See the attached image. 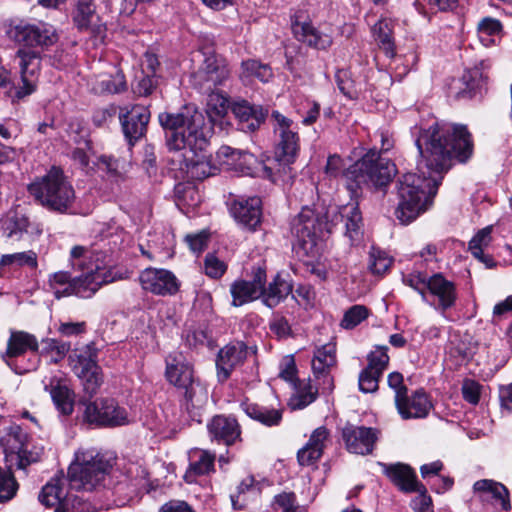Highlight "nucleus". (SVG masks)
<instances>
[{"label":"nucleus","mask_w":512,"mask_h":512,"mask_svg":"<svg viewBox=\"0 0 512 512\" xmlns=\"http://www.w3.org/2000/svg\"><path fill=\"white\" fill-rule=\"evenodd\" d=\"M415 144L421 175L406 173L397 184L399 203L395 215L402 224L411 223L432 204L453 159L463 163L473 153L471 134L462 124L435 122L419 130Z\"/></svg>","instance_id":"f257e3e1"},{"label":"nucleus","mask_w":512,"mask_h":512,"mask_svg":"<svg viewBox=\"0 0 512 512\" xmlns=\"http://www.w3.org/2000/svg\"><path fill=\"white\" fill-rule=\"evenodd\" d=\"M338 218L345 223V235L351 244L358 242L362 236L363 218L357 202L342 206L339 211L336 207L324 212V208L315 210L303 207L300 213L292 220L291 232L302 244L314 243L317 234L324 230L331 232Z\"/></svg>","instance_id":"f03ea898"},{"label":"nucleus","mask_w":512,"mask_h":512,"mask_svg":"<svg viewBox=\"0 0 512 512\" xmlns=\"http://www.w3.org/2000/svg\"><path fill=\"white\" fill-rule=\"evenodd\" d=\"M159 122L165 130L166 145L170 151H204L208 139L204 131L205 118L192 105H185L178 112L159 114Z\"/></svg>","instance_id":"7ed1b4c3"},{"label":"nucleus","mask_w":512,"mask_h":512,"mask_svg":"<svg viewBox=\"0 0 512 512\" xmlns=\"http://www.w3.org/2000/svg\"><path fill=\"white\" fill-rule=\"evenodd\" d=\"M396 174V165L377 150L371 149L350 165L343 173V177L352 197H357L363 188L387 186Z\"/></svg>","instance_id":"20e7f679"},{"label":"nucleus","mask_w":512,"mask_h":512,"mask_svg":"<svg viewBox=\"0 0 512 512\" xmlns=\"http://www.w3.org/2000/svg\"><path fill=\"white\" fill-rule=\"evenodd\" d=\"M29 193L43 207L67 213L75 201V191L62 169L53 166L46 175L28 186Z\"/></svg>","instance_id":"39448f33"},{"label":"nucleus","mask_w":512,"mask_h":512,"mask_svg":"<svg viewBox=\"0 0 512 512\" xmlns=\"http://www.w3.org/2000/svg\"><path fill=\"white\" fill-rule=\"evenodd\" d=\"M271 118L275 122L274 131L278 134L279 141L273 160L275 166H265L264 172L270 180L276 181V175L282 177L290 174V165L295 162L299 151V136L292 129L293 121L291 119L278 111H273Z\"/></svg>","instance_id":"423d86ee"},{"label":"nucleus","mask_w":512,"mask_h":512,"mask_svg":"<svg viewBox=\"0 0 512 512\" xmlns=\"http://www.w3.org/2000/svg\"><path fill=\"white\" fill-rule=\"evenodd\" d=\"M75 457L68 469L69 480L75 488L85 490H92L104 480L114 460L95 449L80 450Z\"/></svg>","instance_id":"0eeeda50"},{"label":"nucleus","mask_w":512,"mask_h":512,"mask_svg":"<svg viewBox=\"0 0 512 512\" xmlns=\"http://www.w3.org/2000/svg\"><path fill=\"white\" fill-rule=\"evenodd\" d=\"M8 38L19 46L18 50H42L55 45L59 36L56 29L45 22L19 20L11 22L7 30Z\"/></svg>","instance_id":"6e6552de"},{"label":"nucleus","mask_w":512,"mask_h":512,"mask_svg":"<svg viewBox=\"0 0 512 512\" xmlns=\"http://www.w3.org/2000/svg\"><path fill=\"white\" fill-rule=\"evenodd\" d=\"M202 60L198 68L191 73L190 83L200 92H211L225 85L230 78V69L226 59L214 52L200 53Z\"/></svg>","instance_id":"1a4fd4ad"},{"label":"nucleus","mask_w":512,"mask_h":512,"mask_svg":"<svg viewBox=\"0 0 512 512\" xmlns=\"http://www.w3.org/2000/svg\"><path fill=\"white\" fill-rule=\"evenodd\" d=\"M39 344L36 337L25 331H12L7 341V348L1 354L2 360L16 374H25L37 369L40 358L37 355L29 358L26 363L18 360L26 351L38 352Z\"/></svg>","instance_id":"9d476101"},{"label":"nucleus","mask_w":512,"mask_h":512,"mask_svg":"<svg viewBox=\"0 0 512 512\" xmlns=\"http://www.w3.org/2000/svg\"><path fill=\"white\" fill-rule=\"evenodd\" d=\"M16 57L20 60V81L12 84L10 97L12 102L20 101L33 94L37 89L38 72L41 67V53L38 50H17Z\"/></svg>","instance_id":"9b49d317"},{"label":"nucleus","mask_w":512,"mask_h":512,"mask_svg":"<svg viewBox=\"0 0 512 512\" xmlns=\"http://www.w3.org/2000/svg\"><path fill=\"white\" fill-rule=\"evenodd\" d=\"M79 403L85 406L84 419L90 424L115 427L129 423L126 409L120 407L114 399L103 398L90 402L82 398Z\"/></svg>","instance_id":"f8f14e48"},{"label":"nucleus","mask_w":512,"mask_h":512,"mask_svg":"<svg viewBox=\"0 0 512 512\" xmlns=\"http://www.w3.org/2000/svg\"><path fill=\"white\" fill-rule=\"evenodd\" d=\"M119 118L125 138L133 145L146 134L150 112L143 105L127 106L121 108Z\"/></svg>","instance_id":"ddd939ff"},{"label":"nucleus","mask_w":512,"mask_h":512,"mask_svg":"<svg viewBox=\"0 0 512 512\" xmlns=\"http://www.w3.org/2000/svg\"><path fill=\"white\" fill-rule=\"evenodd\" d=\"M80 276L74 277L73 295L81 298L92 297L103 284L115 280L110 271H107L99 263H90V268Z\"/></svg>","instance_id":"4468645a"},{"label":"nucleus","mask_w":512,"mask_h":512,"mask_svg":"<svg viewBox=\"0 0 512 512\" xmlns=\"http://www.w3.org/2000/svg\"><path fill=\"white\" fill-rule=\"evenodd\" d=\"M139 281L145 291L155 295H174L179 290L176 276L166 269L147 268L141 272Z\"/></svg>","instance_id":"2eb2a0df"},{"label":"nucleus","mask_w":512,"mask_h":512,"mask_svg":"<svg viewBox=\"0 0 512 512\" xmlns=\"http://www.w3.org/2000/svg\"><path fill=\"white\" fill-rule=\"evenodd\" d=\"M346 449L353 454H370L377 440V430L371 427L346 424L342 429Z\"/></svg>","instance_id":"dca6fc26"},{"label":"nucleus","mask_w":512,"mask_h":512,"mask_svg":"<svg viewBox=\"0 0 512 512\" xmlns=\"http://www.w3.org/2000/svg\"><path fill=\"white\" fill-rule=\"evenodd\" d=\"M248 346L242 341L230 342L221 348L216 359L219 381H226L232 371L242 365L248 355Z\"/></svg>","instance_id":"f3484780"},{"label":"nucleus","mask_w":512,"mask_h":512,"mask_svg":"<svg viewBox=\"0 0 512 512\" xmlns=\"http://www.w3.org/2000/svg\"><path fill=\"white\" fill-rule=\"evenodd\" d=\"M395 405L404 420L425 418L432 409V403L423 389H418L411 395L408 392L403 396L398 395Z\"/></svg>","instance_id":"a211bd4d"},{"label":"nucleus","mask_w":512,"mask_h":512,"mask_svg":"<svg viewBox=\"0 0 512 512\" xmlns=\"http://www.w3.org/2000/svg\"><path fill=\"white\" fill-rule=\"evenodd\" d=\"M73 22L78 30L88 31L93 36L103 38L106 25L96 13L93 0H78L73 14Z\"/></svg>","instance_id":"6ab92c4d"},{"label":"nucleus","mask_w":512,"mask_h":512,"mask_svg":"<svg viewBox=\"0 0 512 512\" xmlns=\"http://www.w3.org/2000/svg\"><path fill=\"white\" fill-rule=\"evenodd\" d=\"M231 214L236 222L249 231H255L262 219V201L259 197L235 200Z\"/></svg>","instance_id":"aec40b11"},{"label":"nucleus","mask_w":512,"mask_h":512,"mask_svg":"<svg viewBox=\"0 0 512 512\" xmlns=\"http://www.w3.org/2000/svg\"><path fill=\"white\" fill-rule=\"evenodd\" d=\"M210 439L226 446L233 445L241 436V428L232 416L216 415L207 425Z\"/></svg>","instance_id":"412c9836"},{"label":"nucleus","mask_w":512,"mask_h":512,"mask_svg":"<svg viewBox=\"0 0 512 512\" xmlns=\"http://www.w3.org/2000/svg\"><path fill=\"white\" fill-rule=\"evenodd\" d=\"M165 364L167 381L178 389L196 379L192 364L181 352L170 353L165 359Z\"/></svg>","instance_id":"4be33fe9"},{"label":"nucleus","mask_w":512,"mask_h":512,"mask_svg":"<svg viewBox=\"0 0 512 512\" xmlns=\"http://www.w3.org/2000/svg\"><path fill=\"white\" fill-rule=\"evenodd\" d=\"M184 397L182 406L191 420L202 422V409L208 401V390L198 379L179 389Z\"/></svg>","instance_id":"5701e85b"},{"label":"nucleus","mask_w":512,"mask_h":512,"mask_svg":"<svg viewBox=\"0 0 512 512\" xmlns=\"http://www.w3.org/2000/svg\"><path fill=\"white\" fill-rule=\"evenodd\" d=\"M231 110L239 120L240 129L245 132L256 131L268 115L267 109L260 105H252L246 100L234 102Z\"/></svg>","instance_id":"b1692460"},{"label":"nucleus","mask_w":512,"mask_h":512,"mask_svg":"<svg viewBox=\"0 0 512 512\" xmlns=\"http://www.w3.org/2000/svg\"><path fill=\"white\" fill-rule=\"evenodd\" d=\"M385 474L402 492L423 493L426 487L417 480L414 470L406 464L397 463L385 466Z\"/></svg>","instance_id":"393cba45"},{"label":"nucleus","mask_w":512,"mask_h":512,"mask_svg":"<svg viewBox=\"0 0 512 512\" xmlns=\"http://www.w3.org/2000/svg\"><path fill=\"white\" fill-rule=\"evenodd\" d=\"M26 439V433L19 425L16 424L9 426L6 430V433L0 437V445L4 452L6 454L18 455L17 466L21 469H24L31 462V460L25 456Z\"/></svg>","instance_id":"a878e982"},{"label":"nucleus","mask_w":512,"mask_h":512,"mask_svg":"<svg viewBox=\"0 0 512 512\" xmlns=\"http://www.w3.org/2000/svg\"><path fill=\"white\" fill-rule=\"evenodd\" d=\"M473 489L479 494L482 501L493 500L499 504L504 511L511 509L508 489L501 483L489 479L478 480L474 483Z\"/></svg>","instance_id":"bb28decb"},{"label":"nucleus","mask_w":512,"mask_h":512,"mask_svg":"<svg viewBox=\"0 0 512 512\" xmlns=\"http://www.w3.org/2000/svg\"><path fill=\"white\" fill-rule=\"evenodd\" d=\"M57 410L63 415H70L74 410V392L67 386L65 380L52 377L45 385Z\"/></svg>","instance_id":"cd10ccee"},{"label":"nucleus","mask_w":512,"mask_h":512,"mask_svg":"<svg viewBox=\"0 0 512 512\" xmlns=\"http://www.w3.org/2000/svg\"><path fill=\"white\" fill-rule=\"evenodd\" d=\"M292 30L297 40L310 47L325 50L332 44V38L328 34L319 32L311 23L296 21L292 24Z\"/></svg>","instance_id":"c85d7f7f"},{"label":"nucleus","mask_w":512,"mask_h":512,"mask_svg":"<svg viewBox=\"0 0 512 512\" xmlns=\"http://www.w3.org/2000/svg\"><path fill=\"white\" fill-rule=\"evenodd\" d=\"M427 290L439 300V305L443 310L452 307L456 300L455 286L448 281L442 274L437 273L428 278Z\"/></svg>","instance_id":"c756f323"},{"label":"nucleus","mask_w":512,"mask_h":512,"mask_svg":"<svg viewBox=\"0 0 512 512\" xmlns=\"http://www.w3.org/2000/svg\"><path fill=\"white\" fill-rule=\"evenodd\" d=\"M292 289V283L278 273L269 283L262 301L267 307L274 308L292 292Z\"/></svg>","instance_id":"7c9ffc66"},{"label":"nucleus","mask_w":512,"mask_h":512,"mask_svg":"<svg viewBox=\"0 0 512 512\" xmlns=\"http://www.w3.org/2000/svg\"><path fill=\"white\" fill-rule=\"evenodd\" d=\"M242 407L248 417L265 426H277L282 420L281 409L269 408L254 403H245Z\"/></svg>","instance_id":"2f4dec72"},{"label":"nucleus","mask_w":512,"mask_h":512,"mask_svg":"<svg viewBox=\"0 0 512 512\" xmlns=\"http://www.w3.org/2000/svg\"><path fill=\"white\" fill-rule=\"evenodd\" d=\"M127 89L125 76L122 71L116 70L111 75H99L92 84V90L98 94H116Z\"/></svg>","instance_id":"473e14b6"},{"label":"nucleus","mask_w":512,"mask_h":512,"mask_svg":"<svg viewBox=\"0 0 512 512\" xmlns=\"http://www.w3.org/2000/svg\"><path fill=\"white\" fill-rule=\"evenodd\" d=\"M460 85L455 94L456 99H471L481 90L484 78L478 68L467 70L458 82Z\"/></svg>","instance_id":"72a5a7b5"},{"label":"nucleus","mask_w":512,"mask_h":512,"mask_svg":"<svg viewBox=\"0 0 512 512\" xmlns=\"http://www.w3.org/2000/svg\"><path fill=\"white\" fill-rule=\"evenodd\" d=\"M29 219L17 211L9 212L2 222L3 236L18 241L28 231Z\"/></svg>","instance_id":"f704fd0d"},{"label":"nucleus","mask_w":512,"mask_h":512,"mask_svg":"<svg viewBox=\"0 0 512 512\" xmlns=\"http://www.w3.org/2000/svg\"><path fill=\"white\" fill-rule=\"evenodd\" d=\"M66 479L64 477H54L43 486L38 499L46 507H60V503L65 495L64 486Z\"/></svg>","instance_id":"c9c22d12"},{"label":"nucleus","mask_w":512,"mask_h":512,"mask_svg":"<svg viewBox=\"0 0 512 512\" xmlns=\"http://www.w3.org/2000/svg\"><path fill=\"white\" fill-rule=\"evenodd\" d=\"M190 147L183 149L182 157L187 168L198 178H206L212 175L211 167L206 159L205 151H190Z\"/></svg>","instance_id":"e433bc0d"},{"label":"nucleus","mask_w":512,"mask_h":512,"mask_svg":"<svg viewBox=\"0 0 512 512\" xmlns=\"http://www.w3.org/2000/svg\"><path fill=\"white\" fill-rule=\"evenodd\" d=\"M191 457L194 460L189 465L186 478L192 473L197 476H203L215 471V453L208 450L196 449L192 452Z\"/></svg>","instance_id":"4c0bfd02"},{"label":"nucleus","mask_w":512,"mask_h":512,"mask_svg":"<svg viewBox=\"0 0 512 512\" xmlns=\"http://www.w3.org/2000/svg\"><path fill=\"white\" fill-rule=\"evenodd\" d=\"M72 369L75 373H83V370L100 368L98 365V349L94 343L85 345L79 353L70 356Z\"/></svg>","instance_id":"58836bf2"},{"label":"nucleus","mask_w":512,"mask_h":512,"mask_svg":"<svg viewBox=\"0 0 512 512\" xmlns=\"http://www.w3.org/2000/svg\"><path fill=\"white\" fill-rule=\"evenodd\" d=\"M373 34L381 50L387 57H393L395 54V46L392 37V26L387 20H379L373 26Z\"/></svg>","instance_id":"ea45409f"},{"label":"nucleus","mask_w":512,"mask_h":512,"mask_svg":"<svg viewBox=\"0 0 512 512\" xmlns=\"http://www.w3.org/2000/svg\"><path fill=\"white\" fill-rule=\"evenodd\" d=\"M74 277L67 271H58L49 276L48 285L57 299L73 295Z\"/></svg>","instance_id":"a19ab883"},{"label":"nucleus","mask_w":512,"mask_h":512,"mask_svg":"<svg viewBox=\"0 0 512 512\" xmlns=\"http://www.w3.org/2000/svg\"><path fill=\"white\" fill-rule=\"evenodd\" d=\"M230 292L233 297L232 304L236 307L261 297L256 288L246 280L235 281L231 285Z\"/></svg>","instance_id":"79ce46f5"},{"label":"nucleus","mask_w":512,"mask_h":512,"mask_svg":"<svg viewBox=\"0 0 512 512\" xmlns=\"http://www.w3.org/2000/svg\"><path fill=\"white\" fill-rule=\"evenodd\" d=\"M218 155L231 160L232 164L237 165L241 171H250L251 166L256 161L253 154L230 146H222L219 149Z\"/></svg>","instance_id":"37998d69"},{"label":"nucleus","mask_w":512,"mask_h":512,"mask_svg":"<svg viewBox=\"0 0 512 512\" xmlns=\"http://www.w3.org/2000/svg\"><path fill=\"white\" fill-rule=\"evenodd\" d=\"M55 512H95V507L81 496L67 492Z\"/></svg>","instance_id":"c03bdc74"},{"label":"nucleus","mask_w":512,"mask_h":512,"mask_svg":"<svg viewBox=\"0 0 512 512\" xmlns=\"http://www.w3.org/2000/svg\"><path fill=\"white\" fill-rule=\"evenodd\" d=\"M208 95L207 112L213 119L214 117H223L229 108L228 97L217 88L211 92H203Z\"/></svg>","instance_id":"a18cd8bd"},{"label":"nucleus","mask_w":512,"mask_h":512,"mask_svg":"<svg viewBox=\"0 0 512 512\" xmlns=\"http://www.w3.org/2000/svg\"><path fill=\"white\" fill-rule=\"evenodd\" d=\"M75 374L81 379L87 397L92 398L103 382L101 368L87 369L83 370V373Z\"/></svg>","instance_id":"49530a36"},{"label":"nucleus","mask_w":512,"mask_h":512,"mask_svg":"<svg viewBox=\"0 0 512 512\" xmlns=\"http://www.w3.org/2000/svg\"><path fill=\"white\" fill-rule=\"evenodd\" d=\"M42 354H51V362L58 363L70 350V344L68 342L60 341L54 338H45L41 341Z\"/></svg>","instance_id":"de8ad7c7"},{"label":"nucleus","mask_w":512,"mask_h":512,"mask_svg":"<svg viewBox=\"0 0 512 512\" xmlns=\"http://www.w3.org/2000/svg\"><path fill=\"white\" fill-rule=\"evenodd\" d=\"M242 70L245 77H255L261 82H268L273 75L268 65L254 59L243 61Z\"/></svg>","instance_id":"09e8293b"},{"label":"nucleus","mask_w":512,"mask_h":512,"mask_svg":"<svg viewBox=\"0 0 512 512\" xmlns=\"http://www.w3.org/2000/svg\"><path fill=\"white\" fill-rule=\"evenodd\" d=\"M272 508L280 512H303L304 508L301 507L296 499L294 492H282L274 496Z\"/></svg>","instance_id":"8fccbe9b"},{"label":"nucleus","mask_w":512,"mask_h":512,"mask_svg":"<svg viewBox=\"0 0 512 512\" xmlns=\"http://www.w3.org/2000/svg\"><path fill=\"white\" fill-rule=\"evenodd\" d=\"M28 266L30 268L37 267V254L32 251L18 252L13 254H6L1 257L0 265H13Z\"/></svg>","instance_id":"3c124183"},{"label":"nucleus","mask_w":512,"mask_h":512,"mask_svg":"<svg viewBox=\"0 0 512 512\" xmlns=\"http://www.w3.org/2000/svg\"><path fill=\"white\" fill-rule=\"evenodd\" d=\"M369 315V310L364 305H354L350 307L341 320V327L344 329H353L365 320Z\"/></svg>","instance_id":"603ef678"},{"label":"nucleus","mask_w":512,"mask_h":512,"mask_svg":"<svg viewBox=\"0 0 512 512\" xmlns=\"http://www.w3.org/2000/svg\"><path fill=\"white\" fill-rule=\"evenodd\" d=\"M18 484L10 471L0 467V503L11 500L17 492Z\"/></svg>","instance_id":"864d4df0"},{"label":"nucleus","mask_w":512,"mask_h":512,"mask_svg":"<svg viewBox=\"0 0 512 512\" xmlns=\"http://www.w3.org/2000/svg\"><path fill=\"white\" fill-rule=\"evenodd\" d=\"M493 226L489 225L479 230L477 234L469 242V251L473 256H483V249L487 247L491 240Z\"/></svg>","instance_id":"5fc2aeb1"},{"label":"nucleus","mask_w":512,"mask_h":512,"mask_svg":"<svg viewBox=\"0 0 512 512\" xmlns=\"http://www.w3.org/2000/svg\"><path fill=\"white\" fill-rule=\"evenodd\" d=\"M387 350V346H382L378 347L375 351L370 352L367 357L368 365L366 368H368L369 371L373 370L376 371V373L378 372L383 375V372L389 364Z\"/></svg>","instance_id":"6e6d98bb"},{"label":"nucleus","mask_w":512,"mask_h":512,"mask_svg":"<svg viewBox=\"0 0 512 512\" xmlns=\"http://www.w3.org/2000/svg\"><path fill=\"white\" fill-rule=\"evenodd\" d=\"M391 264L392 259L387 255L386 252L375 247L371 248L369 267L372 273L381 275L389 269Z\"/></svg>","instance_id":"4d7b16f0"},{"label":"nucleus","mask_w":512,"mask_h":512,"mask_svg":"<svg viewBox=\"0 0 512 512\" xmlns=\"http://www.w3.org/2000/svg\"><path fill=\"white\" fill-rule=\"evenodd\" d=\"M99 168L114 178H120L125 172V162L113 156L102 155L98 159Z\"/></svg>","instance_id":"13d9d810"},{"label":"nucleus","mask_w":512,"mask_h":512,"mask_svg":"<svg viewBox=\"0 0 512 512\" xmlns=\"http://www.w3.org/2000/svg\"><path fill=\"white\" fill-rule=\"evenodd\" d=\"M382 374L376 373V371H369L365 368L361 371L358 379L359 389L364 393H373L378 390L379 379Z\"/></svg>","instance_id":"bf43d9fd"},{"label":"nucleus","mask_w":512,"mask_h":512,"mask_svg":"<svg viewBox=\"0 0 512 512\" xmlns=\"http://www.w3.org/2000/svg\"><path fill=\"white\" fill-rule=\"evenodd\" d=\"M227 269V265L217 258L214 254L208 253L204 259L205 274L213 279L222 277Z\"/></svg>","instance_id":"052dcab7"},{"label":"nucleus","mask_w":512,"mask_h":512,"mask_svg":"<svg viewBox=\"0 0 512 512\" xmlns=\"http://www.w3.org/2000/svg\"><path fill=\"white\" fill-rule=\"evenodd\" d=\"M269 328L279 339L287 338L292 334L288 320L280 314L273 315L269 322Z\"/></svg>","instance_id":"680f3d73"},{"label":"nucleus","mask_w":512,"mask_h":512,"mask_svg":"<svg viewBox=\"0 0 512 512\" xmlns=\"http://www.w3.org/2000/svg\"><path fill=\"white\" fill-rule=\"evenodd\" d=\"M90 251L84 246H74L70 252V263L72 268L84 271L89 268L87 260H89Z\"/></svg>","instance_id":"e2e57ef3"},{"label":"nucleus","mask_w":512,"mask_h":512,"mask_svg":"<svg viewBox=\"0 0 512 512\" xmlns=\"http://www.w3.org/2000/svg\"><path fill=\"white\" fill-rule=\"evenodd\" d=\"M335 80L339 90L348 98L352 99L356 96L354 88V81L350 78V73L347 70H338L335 75Z\"/></svg>","instance_id":"0e129e2a"},{"label":"nucleus","mask_w":512,"mask_h":512,"mask_svg":"<svg viewBox=\"0 0 512 512\" xmlns=\"http://www.w3.org/2000/svg\"><path fill=\"white\" fill-rule=\"evenodd\" d=\"M316 397L317 391H314L309 385L307 390L303 389L299 391L295 396H293L289 404L292 409H303L315 401Z\"/></svg>","instance_id":"69168bd1"},{"label":"nucleus","mask_w":512,"mask_h":512,"mask_svg":"<svg viewBox=\"0 0 512 512\" xmlns=\"http://www.w3.org/2000/svg\"><path fill=\"white\" fill-rule=\"evenodd\" d=\"M404 283L415 289L423 299L426 298L428 278L421 272H413L404 278Z\"/></svg>","instance_id":"338daca9"},{"label":"nucleus","mask_w":512,"mask_h":512,"mask_svg":"<svg viewBox=\"0 0 512 512\" xmlns=\"http://www.w3.org/2000/svg\"><path fill=\"white\" fill-rule=\"evenodd\" d=\"M481 386L474 380L466 379L462 385L463 398L470 404L476 405L480 399Z\"/></svg>","instance_id":"774afa93"}]
</instances>
